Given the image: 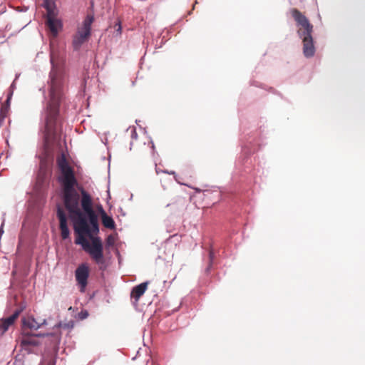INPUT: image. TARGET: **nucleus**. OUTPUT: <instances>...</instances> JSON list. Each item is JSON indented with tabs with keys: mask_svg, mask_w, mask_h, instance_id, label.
I'll list each match as a JSON object with an SVG mask.
<instances>
[{
	"mask_svg": "<svg viewBox=\"0 0 365 365\" xmlns=\"http://www.w3.org/2000/svg\"><path fill=\"white\" fill-rule=\"evenodd\" d=\"M21 312V309H16L11 316L0 319V335H3L14 324Z\"/></svg>",
	"mask_w": 365,
	"mask_h": 365,
	"instance_id": "obj_10",
	"label": "nucleus"
},
{
	"mask_svg": "<svg viewBox=\"0 0 365 365\" xmlns=\"http://www.w3.org/2000/svg\"><path fill=\"white\" fill-rule=\"evenodd\" d=\"M112 27L114 29L113 36L116 37H120L122 34V26L120 21H118Z\"/></svg>",
	"mask_w": 365,
	"mask_h": 365,
	"instance_id": "obj_18",
	"label": "nucleus"
},
{
	"mask_svg": "<svg viewBox=\"0 0 365 365\" xmlns=\"http://www.w3.org/2000/svg\"><path fill=\"white\" fill-rule=\"evenodd\" d=\"M88 316L87 311H82L79 313V318L81 319H84Z\"/></svg>",
	"mask_w": 365,
	"mask_h": 365,
	"instance_id": "obj_22",
	"label": "nucleus"
},
{
	"mask_svg": "<svg viewBox=\"0 0 365 365\" xmlns=\"http://www.w3.org/2000/svg\"><path fill=\"white\" fill-rule=\"evenodd\" d=\"M46 26L49 30L51 39H55L58 36L63 27L62 21L56 16L46 18Z\"/></svg>",
	"mask_w": 365,
	"mask_h": 365,
	"instance_id": "obj_8",
	"label": "nucleus"
},
{
	"mask_svg": "<svg viewBox=\"0 0 365 365\" xmlns=\"http://www.w3.org/2000/svg\"><path fill=\"white\" fill-rule=\"evenodd\" d=\"M43 7L47 12L46 18L57 16L58 11L53 0H45L43 3Z\"/></svg>",
	"mask_w": 365,
	"mask_h": 365,
	"instance_id": "obj_13",
	"label": "nucleus"
},
{
	"mask_svg": "<svg viewBox=\"0 0 365 365\" xmlns=\"http://www.w3.org/2000/svg\"><path fill=\"white\" fill-rule=\"evenodd\" d=\"M90 269L87 264H80L75 271L76 280L80 286V291L84 292L88 284Z\"/></svg>",
	"mask_w": 365,
	"mask_h": 365,
	"instance_id": "obj_7",
	"label": "nucleus"
},
{
	"mask_svg": "<svg viewBox=\"0 0 365 365\" xmlns=\"http://www.w3.org/2000/svg\"><path fill=\"white\" fill-rule=\"evenodd\" d=\"M27 336L23 337L21 341V346L24 348H26L27 346H36L38 345V342L36 339L29 336V334H26Z\"/></svg>",
	"mask_w": 365,
	"mask_h": 365,
	"instance_id": "obj_15",
	"label": "nucleus"
},
{
	"mask_svg": "<svg viewBox=\"0 0 365 365\" xmlns=\"http://www.w3.org/2000/svg\"><path fill=\"white\" fill-rule=\"evenodd\" d=\"M63 190L65 207L68 211L72 221L79 220L81 218H88L87 212L79 208V195L75 190V187L69 190L63 189Z\"/></svg>",
	"mask_w": 365,
	"mask_h": 365,
	"instance_id": "obj_5",
	"label": "nucleus"
},
{
	"mask_svg": "<svg viewBox=\"0 0 365 365\" xmlns=\"http://www.w3.org/2000/svg\"><path fill=\"white\" fill-rule=\"evenodd\" d=\"M2 232H3L2 228H0V235H1Z\"/></svg>",
	"mask_w": 365,
	"mask_h": 365,
	"instance_id": "obj_24",
	"label": "nucleus"
},
{
	"mask_svg": "<svg viewBox=\"0 0 365 365\" xmlns=\"http://www.w3.org/2000/svg\"><path fill=\"white\" fill-rule=\"evenodd\" d=\"M51 63L52 68L49 74L50 81L48 82L49 100L45 116V132L48 137L56 132L63 86V72L62 68L54 62L53 51L51 53Z\"/></svg>",
	"mask_w": 365,
	"mask_h": 365,
	"instance_id": "obj_2",
	"label": "nucleus"
},
{
	"mask_svg": "<svg viewBox=\"0 0 365 365\" xmlns=\"http://www.w3.org/2000/svg\"><path fill=\"white\" fill-rule=\"evenodd\" d=\"M213 257H214V254H213L212 251H210V266L209 267L211 266V263H212V260ZM209 269H210V267H208L207 269V272H208Z\"/></svg>",
	"mask_w": 365,
	"mask_h": 365,
	"instance_id": "obj_23",
	"label": "nucleus"
},
{
	"mask_svg": "<svg viewBox=\"0 0 365 365\" xmlns=\"http://www.w3.org/2000/svg\"><path fill=\"white\" fill-rule=\"evenodd\" d=\"M13 365H24V363L21 359L15 358Z\"/></svg>",
	"mask_w": 365,
	"mask_h": 365,
	"instance_id": "obj_21",
	"label": "nucleus"
},
{
	"mask_svg": "<svg viewBox=\"0 0 365 365\" xmlns=\"http://www.w3.org/2000/svg\"><path fill=\"white\" fill-rule=\"evenodd\" d=\"M9 113V108L6 106H2L0 110V126L2 125L4 119Z\"/></svg>",
	"mask_w": 365,
	"mask_h": 365,
	"instance_id": "obj_17",
	"label": "nucleus"
},
{
	"mask_svg": "<svg viewBox=\"0 0 365 365\" xmlns=\"http://www.w3.org/2000/svg\"><path fill=\"white\" fill-rule=\"evenodd\" d=\"M100 213L101 215V220L103 226L110 230L114 229L115 225L113 219L106 214V212L101 206L100 207Z\"/></svg>",
	"mask_w": 365,
	"mask_h": 365,
	"instance_id": "obj_14",
	"label": "nucleus"
},
{
	"mask_svg": "<svg viewBox=\"0 0 365 365\" xmlns=\"http://www.w3.org/2000/svg\"><path fill=\"white\" fill-rule=\"evenodd\" d=\"M57 167L60 171L58 180L63 189H72L78 185L73 168L69 164L64 153L60 154L56 158Z\"/></svg>",
	"mask_w": 365,
	"mask_h": 365,
	"instance_id": "obj_4",
	"label": "nucleus"
},
{
	"mask_svg": "<svg viewBox=\"0 0 365 365\" xmlns=\"http://www.w3.org/2000/svg\"><path fill=\"white\" fill-rule=\"evenodd\" d=\"M148 282H143L134 287L130 293V297L135 299V303H138L140 298L144 294L147 288Z\"/></svg>",
	"mask_w": 365,
	"mask_h": 365,
	"instance_id": "obj_11",
	"label": "nucleus"
},
{
	"mask_svg": "<svg viewBox=\"0 0 365 365\" xmlns=\"http://www.w3.org/2000/svg\"><path fill=\"white\" fill-rule=\"evenodd\" d=\"M22 322L24 326L27 327L30 329L37 330L46 324V320L43 319L42 322H38L34 317H29L27 319H24Z\"/></svg>",
	"mask_w": 365,
	"mask_h": 365,
	"instance_id": "obj_12",
	"label": "nucleus"
},
{
	"mask_svg": "<svg viewBox=\"0 0 365 365\" xmlns=\"http://www.w3.org/2000/svg\"><path fill=\"white\" fill-rule=\"evenodd\" d=\"M94 21V16L88 14L77 28L76 34L73 36L72 46L73 50L78 51L82 45L88 41L91 34V25Z\"/></svg>",
	"mask_w": 365,
	"mask_h": 365,
	"instance_id": "obj_6",
	"label": "nucleus"
},
{
	"mask_svg": "<svg viewBox=\"0 0 365 365\" xmlns=\"http://www.w3.org/2000/svg\"><path fill=\"white\" fill-rule=\"evenodd\" d=\"M292 16L299 26L297 33L303 43V53L307 58L312 57L315 53V47L312 38L313 26L308 19L297 9H292Z\"/></svg>",
	"mask_w": 365,
	"mask_h": 365,
	"instance_id": "obj_3",
	"label": "nucleus"
},
{
	"mask_svg": "<svg viewBox=\"0 0 365 365\" xmlns=\"http://www.w3.org/2000/svg\"><path fill=\"white\" fill-rule=\"evenodd\" d=\"M81 193V205L87 212L88 218L73 221L74 232L77 235L75 243L81 245L101 269V266L105 264L103 243L100 237H93V235L99 232L98 216L93 210L91 195L83 189Z\"/></svg>",
	"mask_w": 365,
	"mask_h": 365,
	"instance_id": "obj_1",
	"label": "nucleus"
},
{
	"mask_svg": "<svg viewBox=\"0 0 365 365\" xmlns=\"http://www.w3.org/2000/svg\"><path fill=\"white\" fill-rule=\"evenodd\" d=\"M56 361L53 354L49 353L43 356V359L40 365H55Z\"/></svg>",
	"mask_w": 365,
	"mask_h": 365,
	"instance_id": "obj_16",
	"label": "nucleus"
},
{
	"mask_svg": "<svg viewBox=\"0 0 365 365\" xmlns=\"http://www.w3.org/2000/svg\"><path fill=\"white\" fill-rule=\"evenodd\" d=\"M57 217L59 220V228L61 237L66 240L69 237L70 231L67 225V217L64 211L60 207L57 209Z\"/></svg>",
	"mask_w": 365,
	"mask_h": 365,
	"instance_id": "obj_9",
	"label": "nucleus"
},
{
	"mask_svg": "<svg viewBox=\"0 0 365 365\" xmlns=\"http://www.w3.org/2000/svg\"><path fill=\"white\" fill-rule=\"evenodd\" d=\"M115 243V238L112 235H109L106 240V244L108 246H113Z\"/></svg>",
	"mask_w": 365,
	"mask_h": 365,
	"instance_id": "obj_19",
	"label": "nucleus"
},
{
	"mask_svg": "<svg viewBox=\"0 0 365 365\" xmlns=\"http://www.w3.org/2000/svg\"><path fill=\"white\" fill-rule=\"evenodd\" d=\"M58 327H63V328H66V329H72L73 327V322H70L67 324H58Z\"/></svg>",
	"mask_w": 365,
	"mask_h": 365,
	"instance_id": "obj_20",
	"label": "nucleus"
}]
</instances>
